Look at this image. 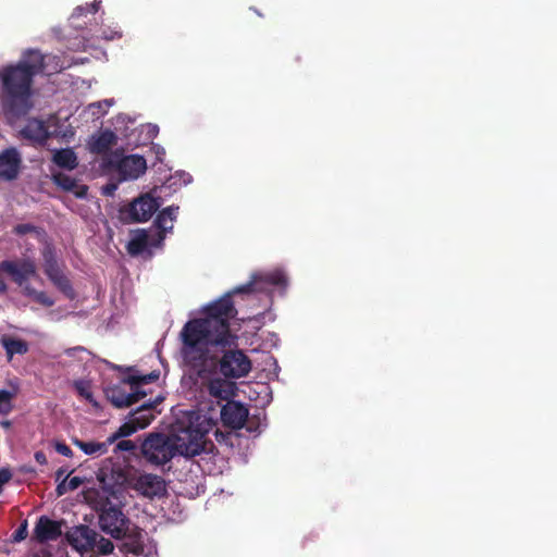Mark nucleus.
<instances>
[{"instance_id":"obj_22","label":"nucleus","mask_w":557,"mask_h":557,"mask_svg":"<svg viewBox=\"0 0 557 557\" xmlns=\"http://www.w3.org/2000/svg\"><path fill=\"white\" fill-rule=\"evenodd\" d=\"M72 442L86 455L90 456H102L107 454L109 446L111 445V443H109V438L106 442H85L78 438H73Z\"/></svg>"},{"instance_id":"obj_28","label":"nucleus","mask_w":557,"mask_h":557,"mask_svg":"<svg viewBox=\"0 0 557 557\" xmlns=\"http://www.w3.org/2000/svg\"><path fill=\"white\" fill-rule=\"evenodd\" d=\"M83 482H84V480L79 476H73L71 479H67V476H65L57 485V488H55L57 495L62 496L70 491H75L83 484Z\"/></svg>"},{"instance_id":"obj_25","label":"nucleus","mask_w":557,"mask_h":557,"mask_svg":"<svg viewBox=\"0 0 557 557\" xmlns=\"http://www.w3.org/2000/svg\"><path fill=\"white\" fill-rule=\"evenodd\" d=\"M209 394L215 398L227 399L232 384L223 379H212L208 384Z\"/></svg>"},{"instance_id":"obj_38","label":"nucleus","mask_w":557,"mask_h":557,"mask_svg":"<svg viewBox=\"0 0 557 557\" xmlns=\"http://www.w3.org/2000/svg\"><path fill=\"white\" fill-rule=\"evenodd\" d=\"M116 190V185L115 184H107L104 187H103V195L106 196H112L114 194V191Z\"/></svg>"},{"instance_id":"obj_24","label":"nucleus","mask_w":557,"mask_h":557,"mask_svg":"<svg viewBox=\"0 0 557 557\" xmlns=\"http://www.w3.org/2000/svg\"><path fill=\"white\" fill-rule=\"evenodd\" d=\"M149 245V236L146 231H138L127 243L126 249L131 256L143 253Z\"/></svg>"},{"instance_id":"obj_27","label":"nucleus","mask_w":557,"mask_h":557,"mask_svg":"<svg viewBox=\"0 0 557 557\" xmlns=\"http://www.w3.org/2000/svg\"><path fill=\"white\" fill-rule=\"evenodd\" d=\"M139 429L138 426L136 425L135 421L133 420V418L129 416V419L128 421H126L125 423H123L115 433H113L111 436H109V443H111V445L117 441L119 438H124V437H127V436H131L132 434H134L135 432H137Z\"/></svg>"},{"instance_id":"obj_40","label":"nucleus","mask_w":557,"mask_h":557,"mask_svg":"<svg viewBox=\"0 0 557 557\" xmlns=\"http://www.w3.org/2000/svg\"><path fill=\"white\" fill-rule=\"evenodd\" d=\"M22 287L24 289V294L27 296L35 297V295L37 294V290L30 287L29 285H26V283Z\"/></svg>"},{"instance_id":"obj_19","label":"nucleus","mask_w":557,"mask_h":557,"mask_svg":"<svg viewBox=\"0 0 557 557\" xmlns=\"http://www.w3.org/2000/svg\"><path fill=\"white\" fill-rule=\"evenodd\" d=\"M177 206H170L161 210L156 220L154 225L160 231V238L163 239L164 234L173 228V221L176 220L178 213Z\"/></svg>"},{"instance_id":"obj_23","label":"nucleus","mask_w":557,"mask_h":557,"mask_svg":"<svg viewBox=\"0 0 557 557\" xmlns=\"http://www.w3.org/2000/svg\"><path fill=\"white\" fill-rule=\"evenodd\" d=\"M125 542L123 543L126 552L132 553L134 555H143L145 553V534L141 530H135L129 534L126 533Z\"/></svg>"},{"instance_id":"obj_18","label":"nucleus","mask_w":557,"mask_h":557,"mask_svg":"<svg viewBox=\"0 0 557 557\" xmlns=\"http://www.w3.org/2000/svg\"><path fill=\"white\" fill-rule=\"evenodd\" d=\"M117 136L110 129L101 132L90 143V151L97 154H109L111 147L116 145Z\"/></svg>"},{"instance_id":"obj_33","label":"nucleus","mask_w":557,"mask_h":557,"mask_svg":"<svg viewBox=\"0 0 557 557\" xmlns=\"http://www.w3.org/2000/svg\"><path fill=\"white\" fill-rule=\"evenodd\" d=\"M136 449H137V445L131 440H121L115 446V450H121V451L134 453Z\"/></svg>"},{"instance_id":"obj_31","label":"nucleus","mask_w":557,"mask_h":557,"mask_svg":"<svg viewBox=\"0 0 557 557\" xmlns=\"http://www.w3.org/2000/svg\"><path fill=\"white\" fill-rule=\"evenodd\" d=\"M75 386V389L76 392L82 396L84 397L86 400H88L89 403H95L94 401V396H92V393L90 392L89 389V386L87 383L83 382V381H77L75 382L74 384Z\"/></svg>"},{"instance_id":"obj_21","label":"nucleus","mask_w":557,"mask_h":557,"mask_svg":"<svg viewBox=\"0 0 557 557\" xmlns=\"http://www.w3.org/2000/svg\"><path fill=\"white\" fill-rule=\"evenodd\" d=\"M52 161L61 169L72 171L77 168L78 159L72 148L55 149Z\"/></svg>"},{"instance_id":"obj_43","label":"nucleus","mask_w":557,"mask_h":557,"mask_svg":"<svg viewBox=\"0 0 557 557\" xmlns=\"http://www.w3.org/2000/svg\"><path fill=\"white\" fill-rule=\"evenodd\" d=\"M99 3H100V2H98V3H97V2H94V3H91V4H90V12H91V13H96V12L98 11V9H99Z\"/></svg>"},{"instance_id":"obj_34","label":"nucleus","mask_w":557,"mask_h":557,"mask_svg":"<svg viewBox=\"0 0 557 557\" xmlns=\"http://www.w3.org/2000/svg\"><path fill=\"white\" fill-rule=\"evenodd\" d=\"M27 536V522L24 521L20 524V527L13 533V541L21 542L25 540Z\"/></svg>"},{"instance_id":"obj_45","label":"nucleus","mask_w":557,"mask_h":557,"mask_svg":"<svg viewBox=\"0 0 557 557\" xmlns=\"http://www.w3.org/2000/svg\"><path fill=\"white\" fill-rule=\"evenodd\" d=\"M247 430H248L249 432H252V431H255V430H256L255 428H252V425H251V422H250V421H249V424H248V426H247Z\"/></svg>"},{"instance_id":"obj_2","label":"nucleus","mask_w":557,"mask_h":557,"mask_svg":"<svg viewBox=\"0 0 557 557\" xmlns=\"http://www.w3.org/2000/svg\"><path fill=\"white\" fill-rule=\"evenodd\" d=\"M42 70L44 55L38 50H28L16 64L0 69L1 107L9 119H20L32 110L33 81Z\"/></svg>"},{"instance_id":"obj_20","label":"nucleus","mask_w":557,"mask_h":557,"mask_svg":"<svg viewBox=\"0 0 557 557\" xmlns=\"http://www.w3.org/2000/svg\"><path fill=\"white\" fill-rule=\"evenodd\" d=\"M0 343L5 350L8 360L11 361L14 355H25L29 350L28 343L21 338L3 335Z\"/></svg>"},{"instance_id":"obj_48","label":"nucleus","mask_w":557,"mask_h":557,"mask_svg":"<svg viewBox=\"0 0 557 557\" xmlns=\"http://www.w3.org/2000/svg\"><path fill=\"white\" fill-rule=\"evenodd\" d=\"M165 223H166L168 225H170L169 216H165Z\"/></svg>"},{"instance_id":"obj_46","label":"nucleus","mask_w":557,"mask_h":557,"mask_svg":"<svg viewBox=\"0 0 557 557\" xmlns=\"http://www.w3.org/2000/svg\"><path fill=\"white\" fill-rule=\"evenodd\" d=\"M251 10H253L259 16H262V13H260L257 9L251 8Z\"/></svg>"},{"instance_id":"obj_41","label":"nucleus","mask_w":557,"mask_h":557,"mask_svg":"<svg viewBox=\"0 0 557 557\" xmlns=\"http://www.w3.org/2000/svg\"><path fill=\"white\" fill-rule=\"evenodd\" d=\"M9 287L2 277H0V296H3L8 293Z\"/></svg>"},{"instance_id":"obj_36","label":"nucleus","mask_w":557,"mask_h":557,"mask_svg":"<svg viewBox=\"0 0 557 557\" xmlns=\"http://www.w3.org/2000/svg\"><path fill=\"white\" fill-rule=\"evenodd\" d=\"M54 448L62 456H65V457H72L73 456L72 449L65 443H63V442H55L54 443Z\"/></svg>"},{"instance_id":"obj_12","label":"nucleus","mask_w":557,"mask_h":557,"mask_svg":"<svg viewBox=\"0 0 557 557\" xmlns=\"http://www.w3.org/2000/svg\"><path fill=\"white\" fill-rule=\"evenodd\" d=\"M249 410L248 408L234 400H227V403L221 409V420L224 426L232 430L242 429L248 420Z\"/></svg>"},{"instance_id":"obj_5","label":"nucleus","mask_w":557,"mask_h":557,"mask_svg":"<svg viewBox=\"0 0 557 557\" xmlns=\"http://www.w3.org/2000/svg\"><path fill=\"white\" fill-rule=\"evenodd\" d=\"M96 510L100 529L114 539H123L128 532L129 519L120 505L112 504L108 498L101 500Z\"/></svg>"},{"instance_id":"obj_47","label":"nucleus","mask_w":557,"mask_h":557,"mask_svg":"<svg viewBox=\"0 0 557 557\" xmlns=\"http://www.w3.org/2000/svg\"><path fill=\"white\" fill-rule=\"evenodd\" d=\"M103 483H106V474L100 479Z\"/></svg>"},{"instance_id":"obj_42","label":"nucleus","mask_w":557,"mask_h":557,"mask_svg":"<svg viewBox=\"0 0 557 557\" xmlns=\"http://www.w3.org/2000/svg\"><path fill=\"white\" fill-rule=\"evenodd\" d=\"M214 436H215V440L219 442V443H222L225 438H226V434H224L223 432L219 431V430H215L214 432Z\"/></svg>"},{"instance_id":"obj_11","label":"nucleus","mask_w":557,"mask_h":557,"mask_svg":"<svg viewBox=\"0 0 557 557\" xmlns=\"http://www.w3.org/2000/svg\"><path fill=\"white\" fill-rule=\"evenodd\" d=\"M131 487L148 498L160 497L165 492L163 479L151 473L133 476Z\"/></svg>"},{"instance_id":"obj_35","label":"nucleus","mask_w":557,"mask_h":557,"mask_svg":"<svg viewBox=\"0 0 557 557\" xmlns=\"http://www.w3.org/2000/svg\"><path fill=\"white\" fill-rule=\"evenodd\" d=\"M34 299L37 302H39L44 306H47V307H51L54 304L53 299H51L45 292H37Z\"/></svg>"},{"instance_id":"obj_44","label":"nucleus","mask_w":557,"mask_h":557,"mask_svg":"<svg viewBox=\"0 0 557 557\" xmlns=\"http://www.w3.org/2000/svg\"><path fill=\"white\" fill-rule=\"evenodd\" d=\"M1 425L4 428H9L11 425L10 421H2Z\"/></svg>"},{"instance_id":"obj_10","label":"nucleus","mask_w":557,"mask_h":557,"mask_svg":"<svg viewBox=\"0 0 557 557\" xmlns=\"http://www.w3.org/2000/svg\"><path fill=\"white\" fill-rule=\"evenodd\" d=\"M160 206L159 198H154L150 194H144L129 203V219L133 222H146L157 212Z\"/></svg>"},{"instance_id":"obj_4","label":"nucleus","mask_w":557,"mask_h":557,"mask_svg":"<svg viewBox=\"0 0 557 557\" xmlns=\"http://www.w3.org/2000/svg\"><path fill=\"white\" fill-rule=\"evenodd\" d=\"M67 542L79 552H96L109 555L113 552V542L103 537L89 525L79 524L66 532Z\"/></svg>"},{"instance_id":"obj_32","label":"nucleus","mask_w":557,"mask_h":557,"mask_svg":"<svg viewBox=\"0 0 557 557\" xmlns=\"http://www.w3.org/2000/svg\"><path fill=\"white\" fill-rule=\"evenodd\" d=\"M37 230L38 228L35 225L29 224V223H24V224L15 225L13 228V232H14V234H16L18 236H23L28 233H35V232H37Z\"/></svg>"},{"instance_id":"obj_30","label":"nucleus","mask_w":557,"mask_h":557,"mask_svg":"<svg viewBox=\"0 0 557 557\" xmlns=\"http://www.w3.org/2000/svg\"><path fill=\"white\" fill-rule=\"evenodd\" d=\"M14 394L7 389H0V414H9L12 409V399Z\"/></svg>"},{"instance_id":"obj_16","label":"nucleus","mask_w":557,"mask_h":557,"mask_svg":"<svg viewBox=\"0 0 557 557\" xmlns=\"http://www.w3.org/2000/svg\"><path fill=\"white\" fill-rule=\"evenodd\" d=\"M52 182L65 191L73 193L77 198H85L88 193L86 185H79L77 180L62 172L53 173Z\"/></svg>"},{"instance_id":"obj_8","label":"nucleus","mask_w":557,"mask_h":557,"mask_svg":"<svg viewBox=\"0 0 557 557\" xmlns=\"http://www.w3.org/2000/svg\"><path fill=\"white\" fill-rule=\"evenodd\" d=\"M0 272L7 273L18 286H24L29 278L37 276L36 263L30 258L3 260L0 262Z\"/></svg>"},{"instance_id":"obj_39","label":"nucleus","mask_w":557,"mask_h":557,"mask_svg":"<svg viewBox=\"0 0 557 557\" xmlns=\"http://www.w3.org/2000/svg\"><path fill=\"white\" fill-rule=\"evenodd\" d=\"M65 476L69 478V474H66V469L60 468V469L57 470V472H55V481L61 482L62 479H64Z\"/></svg>"},{"instance_id":"obj_13","label":"nucleus","mask_w":557,"mask_h":557,"mask_svg":"<svg viewBox=\"0 0 557 557\" xmlns=\"http://www.w3.org/2000/svg\"><path fill=\"white\" fill-rule=\"evenodd\" d=\"M108 400L119 409L131 407L146 397L147 392L143 389H132L127 393L121 385H112L104 391Z\"/></svg>"},{"instance_id":"obj_37","label":"nucleus","mask_w":557,"mask_h":557,"mask_svg":"<svg viewBox=\"0 0 557 557\" xmlns=\"http://www.w3.org/2000/svg\"><path fill=\"white\" fill-rule=\"evenodd\" d=\"M34 458H35L36 462H38L39 465H42V466L47 465V462H48L46 454L42 450L36 451L34 455Z\"/></svg>"},{"instance_id":"obj_15","label":"nucleus","mask_w":557,"mask_h":557,"mask_svg":"<svg viewBox=\"0 0 557 557\" xmlns=\"http://www.w3.org/2000/svg\"><path fill=\"white\" fill-rule=\"evenodd\" d=\"M63 521H55L47 516H40L33 531V539L40 543L57 541L62 535Z\"/></svg>"},{"instance_id":"obj_9","label":"nucleus","mask_w":557,"mask_h":557,"mask_svg":"<svg viewBox=\"0 0 557 557\" xmlns=\"http://www.w3.org/2000/svg\"><path fill=\"white\" fill-rule=\"evenodd\" d=\"M44 270L53 285L66 297L73 299L75 296L73 286L69 277L63 273L55 257L51 251L44 253Z\"/></svg>"},{"instance_id":"obj_3","label":"nucleus","mask_w":557,"mask_h":557,"mask_svg":"<svg viewBox=\"0 0 557 557\" xmlns=\"http://www.w3.org/2000/svg\"><path fill=\"white\" fill-rule=\"evenodd\" d=\"M208 429L189 423L177 428L172 438L162 433H150L141 443L140 453L150 463L161 466L175 455L191 458L207 451L213 444L207 440Z\"/></svg>"},{"instance_id":"obj_1","label":"nucleus","mask_w":557,"mask_h":557,"mask_svg":"<svg viewBox=\"0 0 557 557\" xmlns=\"http://www.w3.org/2000/svg\"><path fill=\"white\" fill-rule=\"evenodd\" d=\"M287 277L281 270L253 274L251 280L207 306L203 318L187 321L181 333L184 362L200 377L220 372L226 379H240L251 370V361L239 349H232L237 337L231 333L230 321L237 314L232 296L269 292L285 287Z\"/></svg>"},{"instance_id":"obj_26","label":"nucleus","mask_w":557,"mask_h":557,"mask_svg":"<svg viewBox=\"0 0 557 557\" xmlns=\"http://www.w3.org/2000/svg\"><path fill=\"white\" fill-rule=\"evenodd\" d=\"M160 376L159 371H152L144 375H128L122 379L123 384H128L131 389H140L139 387L144 384H150L157 381Z\"/></svg>"},{"instance_id":"obj_17","label":"nucleus","mask_w":557,"mask_h":557,"mask_svg":"<svg viewBox=\"0 0 557 557\" xmlns=\"http://www.w3.org/2000/svg\"><path fill=\"white\" fill-rule=\"evenodd\" d=\"M162 401L163 397L158 396L154 400H149L148 403H145L138 407L135 411L131 412V417L139 430L147 428L151 423V421L154 419V416L151 411Z\"/></svg>"},{"instance_id":"obj_29","label":"nucleus","mask_w":557,"mask_h":557,"mask_svg":"<svg viewBox=\"0 0 557 557\" xmlns=\"http://www.w3.org/2000/svg\"><path fill=\"white\" fill-rule=\"evenodd\" d=\"M111 479L113 481V486H131V483L133 482V476H129L121 467L112 468Z\"/></svg>"},{"instance_id":"obj_7","label":"nucleus","mask_w":557,"mask_h":557,"mask_svg":"<svg viewBox=\"0 0 557 557\" xmlns=\"http://www.w3.org/2000/svg\"><path fill=\"white\" fill-rule=\"evenodd\" d=\"M20 136L35 147H44L52 137H58L57 129L50 131L47 121L29 117L18 131Z\"/></svg>"},{"instance_id":"obj_14","label":"nucleus","mask_w":557,"mask_h":557,"mask_svg":"<svg viewBox=\"0 0 557 557\" xmlns=\"http://www.w3.org/2000/svg\"><path fill=\"white\" fill-rule=\"evenodd\" d=\"M22 158L16 148H7L0 152V180L12 182L18 177Z\"/></svg>"},{"instance_id":"obj_6","label":"nucleus","mask_w":557,"mask_h":557,"mask_svg":"<svg viewBox=\"0 0 557 557\" xmlns=\"http://www.w3.org/2000/svg\"><path fill=\"white\" fill-rule=\"evenodd\" d=\"M103 163L106 166L114 169L122 181L136 180L144 174L147 169L146 159L143 156H123L120 150L109 152Z\"/></svg>"}]
</instances>
